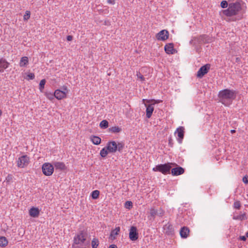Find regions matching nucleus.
Listing matches in <instances>:
<instances>
[{
    "label": "nucleus",
    "instance_id": "nucleus-1",
    "mask_svg": "<svg viewBox=\"0 0 248 248\" xmlns=\"http://www.w3.org/2000/svg\"><path fill=\"white\" fill-rule=\"evenodd\" d=\"M236 92L232 90L224 89L219 91L218 98L219 101L225 106H229L236 98Z\"/></svg>",
    "mask_w": 248,
    "mask_h": 248
},
{
    "label": "nucleus",
    "instance_id": "nucleus-2",
    "mask_svg": "<svg viewBox=\"0 0 248 248\" xmlns=\"http://www.w3.org/2000/svg\"><path fill=\"white\" fill-rule=\"evenodd\" d=\"M87 234L85 232L81 231L78 234L74 239L73 246L74 248H90V241L86 240Z\"/></svg>",
    "mask_w": 248,
    "mask_h": 248
},
{
    "label": "nucleus",
    "instance_id": "nucleus-3",
    "mask_svg": "<svg viewBox=\"0 0 248 248\" xmlns=\"http://www.w3.org/2000/svg\"><path fill=\"white\" fill-rule=\"evenodd\" d=\"M242 10L241 4L239 1L231 2L229 4L227 9L222 11L223 14L227 16H232L237 15Z\"/></svg>",
    "mask_w": 248,
    "mask_h": 248
},
{
    "label": "nucleus",
    "instance_id": "nucleus-4",
    "mask_svg": "<svg viewBox=\"0 0 248 248\" xmlns=\"http://www.w3.org/2000/svg\"><path fill=\"white\" fill-rule=\"evenodd\" d=\"M106 148L110 153H115L117 151L121 152L124 148V144L122 142H118V144L114 141L108 142Z\"/></svg>",
    "mask_w": 248,
    "mask_h": 248
},
{
    "label": "nucleus",
    "instance_id": "nucleus-5",
    "mask_svg": "<svg viewBox=\"0 0 248 248\" xmlns=\"http://www.w3.org/2000/svg\"><path fill=\"white\" fill-rule=\"evenodd\" d=\"M171 168V164L167 163L158 165L155 168H154L153 170L154 171H158L164 174H166L170 173Z\"/></svg>",
    "mask_w": 248,
    "mask_h": 248
},
{
    "label": "nucleus",
    "instance_id": "nucleus-6",
    "mask_svg": "<svg viewBox=\"0 0 248 248\" xmlns=\"http://www.w3.org/2000/svg\"><path fill=\"white\" fill-rule=\"evenodd\" d=\"M42 171L46 176H50L54 171V166L49 163H45L42 165Z\"/></svg>",
    "mask_w": 248,
    "mask_h": 248
},
{
    "label": "nucleus",
    "instance_id": "nucleus-7",
    "mask_svg": "<svg viewBox=\"0 0 248 248\" xmlns=\"http://www.w3.org/2000/svg\"><path fill=\"white\" fill-rule=\"evenodd\" d=\"M29 163V157L27 155H24L19 157L17 160V166L23 168L27 166Z\"/></svg>",
    "mask_w": 248,
    "mask_h": 248
},
{
    "label": "nucleus",
    "instance_id": "nucleus-8",
    "mask_svg": "<svg viewBox=\"0 0 248 248\" xmlns=\"http://www.w3.org/2000/svg\"><path fill=\"white\" fill-rule=\"evenodd\" d=\"M210 67V65L209 64H206L202 66L197 72V77L199 78H202L204 75L208 72Z\"/></svg>",
    "mask_w": 248,
    "mask_h": 248
},
{
    "label": "nucleus",
    "instance_id": "nucleus-9",
    "mask_svg": "<svg viewBox=\"0 0 248 248\" xmlns=\"http://www.w3.org/2000/svg\"><path fill=\"white\" fill-rule=\"evenodd\" d=\"M169 34L168 31L163 30L156 34V38L158 40L165 41L168 38Z\"/></svg>",
    "mask_w": 248,
    "mask_h": 248
},
{
    "label": "nucleus",
    "instance_id": "nucleus-10",
    "mask_svg": "<svg viewBox=\"0 0 248 248\" xmlns=\"http://www.w3.org/2000/svg\"><path fill=\"white\" fill-rule=\"evenodd\" d=\"M129 238L132 241H135L138 238V233L137 228L135 226H132L130 228L129 232Z\"/></svg>",
    "mask_w": 248,
    "mask_h": 248
},
{
    "label": "nucleus",
    "instance_id": "nucleus-11",
    "mask_svg": "<svg viewBox=\"0 0 248 248\" xmlns=\"http://www.w3.org/2000/svg\"><path fill=\"white\" fill-rule=\"evenodd\" d=\"M177 133L178 137V141L179 143H181L184 137L185 128L183 126H180L177 128L175 133Z\"/></svg>",
    "mask_w": 248,
    "mask_h": 248
},
{
    "label": "nucleus",
    "instance_id": "nucleus-12",
    "mask_svg": "<svg viewBox=\"0 0 248 248\" xmlns=\"http://www.w3.org/2000/svg\"><path fill=\"white\" fill-rule=\"evenodd\" d=\"M185 170L182 167L177 166L171 170V174L173 176H177L182 174L184 173Z\"/></svg>",
    "mask_w": 248,
    "mask_h": 248
},
{
    "label": "nucleus",
    "instance_id": "nucleus-13",
    "mask_svg": "<svg viewBox=\"0 0 248 248\" xmlns=\"http://www.w3.org/2000/svg\"><path fill=\"white\" fill-rule=\"evenodd\" d=\"M54 95L55 97L58 100L62 99L66 96V92L65 91H62V90L59 89L55 90Z\"/></svg>",
    "mask_w": 248,
    "mask_h": 248
},
{
    "label": "nucleus",
    "instance_id": "nucleus-14",
    "mask_svg": "<svg viewBox=\"0 0 248 248\" xmlns=\"http://www.w3.org/2000/svg\"><path fill=\"white\" fill-rule=\"evenodd\" d=\"M164 49L165 52L168 54H174L175 51V50L174 49L173 43L167 44L164 47Z\"/></svg>",
    "mask_w": 248,
    "mask_h": 248
},
{
    "label": "nucleus",
    "instance_id": "nucleus-15",
    "mask_svg": "<svg viewBox=\"0 0 248 248\" xmlns=\"http://www.w3.org/2000/svg\"><path fill=\"white\" fill-rule=\"evenodd\" d=\"M189 233V229L187 227H182L180 231V234L182 238H186Z\"/></svg>",
    "mask_w": 248,
    "mask_h": 248
},
{
    "label": "nucleus",
    "instance_id": "nucleus-16",
    "mask_svg": "<svg viewBox=\"0 0 248 248\" xmlns=\"http://www.w3.org/2000/svg\"><path fill=\"white\" fill-rule=\"evenodd\" d=\"M40 213V210L38 208L32 207L29 211V214L30 216L33 217H38Z\"/></svg>",
    "mask_w": 248,
    "mask_h": 248
},
{
    "label": "nucleus",
    "instance_id": "nucleus-17",
    "mask_svg": "<svg viewBox=\"0 0 248 248\" xmlns=\"http://www.w3.org/2000/svg\"><path fill=\"white\" fill-rule=\"evenodd\" d=\"M9 65V63L3 58L0 59V72L2 71L3 69H6Z\"/></svg>",
    "mask_w": 248,
    "mask_h": 248
},
{
    "label": "nucleus",
    "instance_id": "nucleus-18",
    "mask_svg": "<svg viewBox=\"0 0 248 248\" xmlns=\"http://www.w3.org/2000/svg\"><path fill=\"white\" fill-rule=\"evenodd\" d=\"M154 110V108L153 104H150L146 106V117L148 118H150L151 117Z\"/></svg>",
    "mask_w": 248,
    "mask_h": 248
},
{
    "label": "nucleus",
    "instance_id": "nucleus-19",
    "mask_svg": "<svg viewBox=\"0 0 248 248\" xmlns=\"http://www.w3.org/2000/svg\"><path fill=\"white\" fill-rule=\"evenodd\" d=\"M53 165L56 169L61 170H64L66 169L65 165L63 162H56L54 163Z\"/></svg>",
    "mask_w": 248,
    "mask_h": 248
},
{
    "label": "nucleus",
    "instance_id": "nucleus-20",
    "mask_svg": "<svg viewBox=\"0 0 248 248\" xmlns=\"http://www.w3.org/2000/svg\"><path fill=\"white\" fill-rule=\"evenodd\" d=\"M120 231L119 227H116L115 229L111 231L109 238L111 240L115 239V236L117 235Z\"/></svg>",
    "mask_w": 248,
    "mask_h": 248
},
{
    "label": "nucleus",
    "instance_id": "nucleus-21",
    "mask_svg": "<svg viewBox=\"0 0 248 248\" xmlns=\"http://www.w3.org/2000/svg\"><path fill=\"white\" fill-rule=\"evenodd\" d=\"M91 140L93 143L95 145H99L101 141V139L98 136H91Z\"/></svg>",
    "mask_w": 248,
    "mask_h": 248
},
{
    "label": "nucleus",
    "instance_id": "nucleus-22",
    "mask_svg": "<svg viewBox=\"0 0 248 248\" xmlns=\"http://www.w3.org/2000/svg\"><path fill=\"white\" fill-rule=\"evenodd\" d=\"M233 219L240 220H246L247 219L246 214V213H243L239 215L234 216L233 217Z\"/></svg>",
    "mask_w": 248,
    "mask_h": 248
},
{
    "label": "nucleus",
    "instance_id": "nucleus-23",
    "mask_svg": "<svg viewBox=\"0 0 248 248\" xmlns=\"http://www.w3.org/2000/svg\"><path fill=\"white\" fill-rule=\"evenodd\" d=\"M8 244V240L4 236H0V246L4 247Z\"/></svg>",
    "mask_w": 248,
    "mask_h": 248
},
{
    "label": "nucleus",
    "instance_id": "nucleus-24",
    "mask_svg": "<svg viewBox=\"0 0 248 248\" xmlns=\"http://www.w3.org/2000/svg\"><path fill=\"white\" fill-rule=\"evenodd\" d=\"M108 131L111 133H117L120 132L122 131V129L119 126H115L109 128Z\"/></svg>",
    "mask_w": 248,
    "mask_h": 248
},
{
    "label": "nucleus",
    "instance_id": "nucleus-25",
    "mask_svg": "<svg viewBox=\"0 0 248 248\" xmlns=\"http://www.w3.org/2000/svg\"><path fill=\"white\" fill-rule=\"evenodd\" d=\"M28 63V58L27 57H23L21 58L20 62V66H25Z\"/></svg>",
    "mask_w": 248,
    "mask_h": 248
},
{
    "label": "nucleus",
    "instance_id": "nucleus-26",
    "mask_svg": "<svg viewBox=\"0 0 248 248\" xmlns=\"http://www.w3.org/2000/svg\"><path fill=\"white\" fill-rule=\"evenodd\" d=\"M108 123L107 120H104L102 121L99 124L100 127L102 129H106L108 127Z\"/></svg>",
    "mask_w": 248,
    "mask_h": 248
},
{
    "label": "nucleus",
    "instance_id": "nucleus-27",
    "mask_svg": "<svg viewBox=\"0 0 248 248\" xmlns=\"http://www.w3.org/2000/svg\"><path fill=\"white\" fill-rule=\"evenodd\" d=\"M108 152H108V150H107V148L106 147L103 148L100 151V155L102 157H105L108 154Z\"/></svg>",
    "mask_w": 248,
    "mask_h": 248
},
{
    "label": "nucleus",
    "instance_id": "nucleus-28",
    "mask_svg": "<svg viewBox=\"0 0 248 248\" xmlns=\"http://www.w3.org/2000/svg\"><path fill=\"white\" fill-rule=\"evenodd\" d=\"M45 95L50 100H52L55 97L54 93H53L50 92H46Z\"/></svg>",
    "mask_w": 248,
    "mask_h": 248
},
{
    "label": "nucleus",
    "instance_id": "nucleus-29",
    "mask_svg": "<svg viewBox=\"0 0 248 248\" xmlns=\"http://www.w3.org/2000/svg\"><path fill=\"white\" fill-rule=\"evenodd\" d=\"M46 80L45 79H42L39 83V90L41 92H43V91L45 87V85L46 83Z\"/></svg>",
    "mask_w": 248,
    "mask_h": 248
},
{
    "label": "nucleus",
    "instance_id": "nucleus-30",
    "mask_svg": "<svg viewBox=\"0 0 248 248\" xmlns=\"http://www.w3.org/2000/svg\"><path fill=\"white\" fill-rule=\"evenodd\" d=\"M99 245L98 240L96 238H93L92 241V248H97Z\"/></svg>",
    "mask_w": 248,
    "mask_h": 248
},
{
    "label": "nucleus",
    "instance_id": "nucleus-31",
    "mask_svg": "<svg viewBox=\"0 0 248 248\" xmlns=\"http://www.w3.org/2000/svg\"><path fill=\"white\" fill-rule=\"evenodd\" d=\"M165 230H167L166 232L168 234L171 233L173 232L172 226L171 225L169 224L168 225H166V228Z\"/></svg>",
    "mask_w": 248,
    "mask_h": 248
},
{
    "label": "nucleus",
    "instance_id": "nucleus-32",
    "mask_svg": "<svg viewBox=\"0 0 248 248\" xmlns=\"http://www.w3.org/2000/svg\"><path fill=\"white\" fill-rule=\"evenodd\" d=\"M99 195V191L97 190H94L92 193V198L93 199H96L98 198Z\"/></svg>",
    "mask_w": 248,
    "mask_h": 248
},
{
    "label": "nucleus",
    "instance_id": "nucleus-33",
    "mask_svg": "<svg viewBox=\"0 0 248 248\" xmlns=\"http://www.w3.org/2000/svg\"><path fill=\"white\" fill-rule=\"evenodd\" d=\"M157 210L155 209V208H152L150 210V216L154 218L155 216L157 215Z\"/></svg>",
    "mask_w": 248,
    "mask_h": 248
},
{
    "label": "nucleus",
    "instance_id": "nucleus-34",
    "mask_svg": "<svg viewBox=\"0 0 248 248\" xmlns=\"http://www.w3.org/2000/svg\"><path fill=\"white\" fill-rule=\"evenodd\" d=\"M133 203L131 201H126L125 202L124 206L126 209H130L132 207Z\"/></svg>",
    "mask_w": 248,
    "mask_h": 248
},
{
    "label": "nucleus",
    "instance_id": "nucleus-35",
    "mask_svg": "<svg viewBox=\"0 0 248 248\" xmlns=\"http://www.w3.org/2000/svg\"><path fill=\"white\" fill-rule=\"evenodd\" d=\"M229 6V4L226 0H223L221 2L220 6L222 8H225Z\"/></svg>",
    "mask_w": 248,
    "mask_h": 248
},
{
    "label": "nucleus",
    "instance_id": "nucleus-36",
    "mask_svg": "<svg viewBox=\"0 0 248 248\" xmlns=\"http://www.w3.org/2000/svg\"><path fill=\"white\" fill-rule=\"evenodd\" d=\"M30 12L29 11H26L25 14L24 16V20H28L30 17Z\"/></svg>",
    "mask_w": 248,
    "mask_h": 248
},
{
    "label": "nucleus",
    "instance_id": "nucleus-37",
    "mask_svg": "<svg viewBox=\"0 0 248 248\" xmlns=\"http://www.w3.org/2000/svg\"><path fill=\"white\" fill-rule=\"evenodd\" d=\"M233 207L235 209H239L241 207V203L239 201L235 202L233 204Z\"/></svg>",
    "mask_w": 248,
    "mask_h": 248
},
{
    "label": "nucleus",
    "instance_id": "nucleus-38",
    "mask_svg": "<svg viewBox=\"0 0 248 248\" xmlns=\"http://www.w3.org/2000/svg\"><path fill=\"white\" fill-rule=\"evenodd\" d=\"M164 214V211L162 209H159L157 210V215L159 217H162Z\"/></svg>",
    "mask_w": 248,
    "mask_h": 248
},
{
    "label": "nucleus",
    "instance_id": "nucleus-39",
    "mask_svg": "<svg viewBox=\"0 0 248 248\" xmlns=\"http://www.w3.org/2000/svg\"><path fill=\"white\" fill-rule=\"evenodd\" d=\"M137 76L139 78H140L141 80H144V77L143 75H142L140 73L137 74Z\"/></svg>",
    "mask_w": 248,
    "mask_h": 248
},
{
    "label": "nucleus",
    "instance_id": "nucleus-40",
    "mask_svg": "<svg viewBox=\"0 0 248 248\" xmlns=\"http://www.w3.org/2000/svg\"><path fill=\"white\" fill-rule=\"evenodd\" d=\"M243 182L246 184H248V176H245L243 178Z\"/></svg>",
    "mask_w": 248,
    "mask_h": 248
},
{
    "label": "nucleus",
    "instance_id": "nucleus-41",
    "mask_svg": "<svg viewBox=\"0 0 248 248\" xmlns=\"http://www.w3.org/2000/svg\"><path fill=\"white\" fill-rule=\"evenodd\" d=\"M27 76L29 78V79H33L35 78V76L33 73H30Z\"/></svg>",
    "mask_w": 248,
    "mask_h": 248
},
{
    "label": "nucleus",
    "instance_id": "nucleus-42",
    "mask_svg": "<svg viewBox=\"0 0 248 248\" xmlns=\"http://www.w3.org/2000/svg\"><path fill=\"white\" fill-rule=\"evenodd\" d=\"M62 91H65L66 92V94H67V93H68V89H67V87L65 86H63L62 87Z\"/></svg>",
    "mask_w": 248,
    "mask_h": 248
},
{
    "label": "nucleus",
    "instance_id": "nucleus-43",
    "mask_svg": "<svg viewBox=\"0 0 248 248\" xmlns=\"http://www.w3.org/2000/svg\"><path fill=\"white\" fill-rule=\"evenodd\" d=\"M239 239L240 240H242V241H246V239H247V236H240L239 237Z\"/></svg>",
    "mask_w": 248,
    "mask_h": 248
},
{
    "label": "nucleus",
    "instance_id": "nucleus-44",
    "mask_svg": "<svg viewBox=\"0 0 248 248\" xmlns=\"http://www.w3.org/2000/svg\"><path fill=\"white\" fill-rule=\"evenodd\" d=\"M72 39H73V36H71V35H68L67 36V41H70L72 40Z\"/></svg>",
    "mask_w": 248,
    "mask_h": 248
},
{
    "label": "nucleus",
    "instance_id": "nucleus-45",
    "mask_svg": "<svg viewBox=\"0 0 248 248\" xmlns=\"http://www.w3.org/2000/svg\"><path fill=\"white\" fill-rule=\"evenodd\" d=\"M169 143L170 145V146H172V144H173L172 140L171 138H170L169 139Z\"/></svg>",
    "mask_w": 248,
    "mask_h": 248
},
{
    "label": "nucleus",
    "instance_id": "nucleus-46",
    "mask_svg": "<svg viewBox=\"0 0 248 248\" xmlns=\"http://www.w3.org/2000/svg\"><path fill=\"white\" fill-rule=\"evenodd\" d=\"M108 2L111 4H114V0H108Z\"/></svg>",
    "mask_w": 248,
    "mask_h": 248
},
{
    "label": "nucleus",
    "instance_id": "nucleus-47",
    "mask_svg": "<svg viewBox=\"0 0 248 248\" xmlns=\"http://www.w3.org/2000/svg\"><path fill=\"white\" fill-rule=\"evenodd\" d=\"M109 248H117V247L115 245H111L109 246Z\"/></svg>",
    "mask_w": 248,
    "mask_h": 248
},
{
    "label": "nucleus",
    "instance_id": "nucleus-48",
    "mask_svg": "<svg viewBox=\"0 0 248 248\" xmlns=\"http://www.w3.org/2000/svg\"><path fill=\"white\" fill-rule=\"evenodd\" d=\"M10 179H11V177L10 176V175H8L7 177H6V180L7 181H9Z\"/></svg>",
    "mask_w": 248,
    "mask_h": 248
},
{
    "label": "nucleus",
    "instance_id": "nucleus-49",
    "mask_svg": "<svg viewBox=\"0 0 248 248\" xmlns=\"http://www.w3.org/2000/svg\"><path fill=\"white\" fill-rule=\"evenodd\" d=\"M231 133L233 134V133L235 132V130H233H233H231Z\"/></svg>",
    "mask_w": 248,
    "mask_h": 248
},
{
    "label": "nucleus",
    "instance_id": "nucleus-50",
    "mask_svg": "<svg viewBox=\"0 0 248 248\" xmlns=\"http://www.w3.org/2000/svg\"><path fill=\"white\" fill-rule=\"evenodd\" d=\"M2 114V111L0 109V116Z\"/></svg>",
    "mask_w": 248,
    "mask_h": 248
},
{
    "label": "nucleus",
    "instance_id": "nucleus-51",
    "mask_svg": "<svg viewBox=\"0 0 248 248\" xmlns=\"http://www.w3.org/2000/svg\"><path fill=\"white\" fill-rule=\"evenodd\" d=\"M246 236L248 238V232L246 233Z\"/></svg>",
    "mask_w": 248,
    "mask_h": 248
}]
</instances>
